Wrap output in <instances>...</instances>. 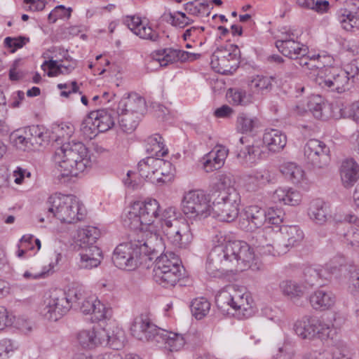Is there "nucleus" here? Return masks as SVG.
<instances>
[{"label":"nucleus","instance_id":"obj_1","mask_svg":"<svg viewBox=\"0 0 359 359\" xmlns=\"http://www.w3.org/2000/svg\"><path fill=\"white\" fill-rule=\"evenodd\" d=\"M253 249L245 242L229 241L215 246L209 253L206 270L213 277L227 272L243 271L252 267Z\"/></svg>","mask_w":359,"mask_h":359},{"label":"nucleus","instance_id":"obj_2","mask_svg":"<svg viewBox=\"0 0 359 359\" xmlns=\"http://www.w3.org/2000/svg\"><path fill=\"white\" fill-rule=\"evenodd\" d=\"M157 236L144 239V233H133L129 235V241L120 243L114 250L112 262L114 265L122 269L133 270L142 262L152 261L153 255H157V250L151 246V240Z\"/></svg>","mask_w":359,"mask_h":359},{"label":"nucleus","instance_id":"obj_3","mask_svg":"<svg viewBox=\"0 0 359 359\" xmlns=\"http://www.w3.org/2000/svg\"><path fill=\"white\" fill-rule=\"evenodd\" d=\"M54 161L59 165L62 177H76L93 164L86 145L74 141L64 143L57 148Z\"/></svg>","mask_w":359,"mask_h":359},{"label":"nucleus","instance_id":"obj_4","mask_svg":"<svg viewBox=\"0 0 359 359\" xmlns=\"http://www.w3.org/2000/svg\"><path fill=\"white\" fill-rule=\"evenodd\" d=\"M48 218L55 217L62 223L72 224L83 219L85 209L78 198L74 195L55 194L48 201Z\"/></svg>","mask_w":359,"mask_h":359},{"label":"nucleus","instance_id":"obj_5","mask_svg":"<svg viewBox=\"0 0 359 359\" xmlns=\"http://www.w3.org/2000/svg\"><path fill=\"white\" fill-rule=\"evenodd\" d=\"M303 238L304 233L298 226L283 225L279 227L278 232L276 233V240L273 245L266 243L264 232H258L256 234L257 242L255 245L260 250L265 248H269L268 253L273 256L281 255L298 245Z\"/></svg>","mask_w":359,"mask_h":359},{"label":"nucleus","instance_id":"obj_6","mask_svg":"<svg viewBox=\"0 0 359 359\" xmlns=\"http://www.w3.org/2000/svg\"><path fill=\"white\" fill-rule=\"evenodd\" d=\"M161 227L170 243L177 248H187L193 240L189 225L184 219H178L175 208L169 207L162 212Z\"/></svg>","mask_w":359,"mask_h":359},{"label":"nucleus","instance_id":"obj_7","mask_svg":"<svg viewBox=\"0 0 359 359\" xmlns=\"http://www.w3.org/2000/svg\"><path fill=\"white\" fill-rule=\"evenodd\" d=\"M153 255L154 262V280L163 287L174 286L182 276L179 259L172 252L169 254Z\"/></svg>","mask_w":359,"mask_h":359},{"label":"nucleus","instance_id":"obj_8","mask_svg":"<svg viewBox=\"0 0 359 359\" xmlns=\"http://www.w3.org/2000/svg\"><path fill=\"white\" fill-rule=\"evenodd\" d=\"M296 334L304 339L312 340L318 338L321 340H331L333 343L337 334L334 324L330 327L323 324L317 317L304 316L294 324Z\"/></svg>","mask_w":359,"mask_h":359},{"label":"nucleus","instance_id":"obj_9","mask_svg":"<svg viewBox=\"0 0 359 359\" xmlns=\"http://www.w3.org/2000/svg\"><path fill=\"white\" fill-rule=\"evenodd\" d=\"M210 198L202 190L190 191L182 201V210L192 221H201L211 215Z\"/></svg>","mask_w":359,"mask_h":359},{"label":"nucleus","instance_id":"obj_10","mask_svg":"<svg viewBox=\"0 0 359 359\" xmlns=\"http://www.w3.org/2000/svg\"><path fill=\"white\" fill-rule=\"evenodd\" d=\"M230 191L231 193L219 191L214 196L211 214L222 222H233L238 215L239 195L236 189Z\"/></svg>","mask_w":359,"mask_h":359},{"label":"nucleus","instance_id":"obj_11","mask_svg":"<svg viewBox=\"0 0 359 359\" xmlns=\"http://www.w3.org/2000/svg\"><path fill=\"white\" fill-rule=\"evenodd\" d=\"M330 148L322 141L311 139L304 147V156L308 168L314 172L326 169L330 163Z\"/></svg>","mask_w":359,"mask_h":359},{"label":"nucleus","instance_id":"obj_12","mask_svg":"<svg viewBox=\"0 0 359 359\" xmlns=\"http://www.w3.org/2000/svg\"><path fill=\"white\" fill-rule=\"evenodd\" d=\"M240 63V50L236 45L229 44L217 48L211 55L212 69L222 74H233Z\"/></svg>","mask_w":359,"mask_h":359},{"label":"nucleus","instance_id":"obj_13","mask_svg":"<svg viewBox=\"0 0 359 359\" xmlns=\"http://www.w3.org/2000/svg\"><path fill=\"white\" fill-rule=\"evenodd\" d=\"M248 293L243 292L235 286L229 287L216 297V304L220 309L224 310L225 306H229L235 311H239L245 316H250L252 313V302Z\"/></svg>","mask_w":359,"mask_h":359},{"label":"nucleus","instance_id":"obj_14","mask_svg":"<svg viewBox=\"0 0 359 359\" xmlns=\"http://www.w3.org/2000/svg\"><path fill=\"white\" fill-rule=\"evenodd\" d=\"M71 308L72 304L67 300L65 292L60 289H55L50 292L49 297L44 301L42 313L47 319L57 321L66 314Z\"/></svg>","mask_w":359,"mask_h":359},{"label":"nucleus","instance_id":"obj_15","mask_svg":"<svg viewBox=\"0 0 359 359\" xmlns=\"http://www.w3.org/2000/svg\"><path fill=\"white\" fill-rule=\"evenodd\" d=\"M122 331L117 332L116 335H109L105 330H95L94 328L91 330H83L77 334V341L79 345L84 349H93L104 342L109 344L110 346H116V341H120V336Z\"/></svg>","mask_w":359,"mask_h":359},{"label":"nucleus","instance_id":"obj_16","mask_svg":"<svg viewBox=\"0 0 359 359\" xmlns=\"http://www.w3.org/2000/svg\"><path fill=\"white\" fill-rule=\"evenodd\" d=\"M130 330L133 337L138 340L147 341L155 340L159 342L158 337L161 330L147 319L136 318L130 327Z\"/></svg>","mask_w":359,"mask_h":359},{"label":"nucleus","instance_id":"obj_17","mask_svg":"<svg viewBox=\"0 0 359 359\" xmlns=\"http://www.w3.org/2000/svg\"><path fill=\"white\" fill-rule=\"evenodd\" d=\"M133 210L139 212L146 226L154 225L156 221L161 223L162 213L159 214L160 205L156 199L135 202L133 204Z\"/></svg>","mask_w":359,"mask_h":359},{"label":"nucleus","instance_id":"obj_18","mask_svg":"<svg viewBox=\"0 0 359 359\" xmlns=\"http://www.w3.org/2000/svg\"><path fill=\"white\" fill-rule=\"evenodd\" d=\"M123 23L141 39L156 42L160 38L159 34L151 27L147 26V24H144L138 16H126L123 20Z\"/></svg>","mask_w":359,"mask_h":359},{"label":"nucleus","instance_id":"obj_19","mask_svg":"<svg viewBox=\"0 0 359 359\" xmlns=\"http://www.w3.org/2000/svg\"><path fill=\"white\" fill-rule=\"evenodd\" d=\"M357 220V217L352 213L344 215L343 218L338 221V228L340 229V236L344 238L343 242L352 247L359 245V231L353 228L351 224Z\"/></svg>","mask_w":359,"mask_h":359},{"label":"nucleus","instance_id":"obj_20","mask_svg":"<svg viewBox=\"0 0 359 359\" xmlns=\"http://www.w3.org/2000/svg\"><path fill=\"white\" fill-rule=\"evenodd\" d=\"M241 226L246 231H252L267 223L266 212L257 205L248 207L244 214Z\"/></svg>","mask_w":359,"mask_h":359},{"label":"nucleus","instance_id":"obj_21","mask_svg":"<svg viewBox=\"0 0 359 359\" xmlns=\"http://www.w3.org/2000/svg\"><path fill=\"white\" fill-rule=\"evenodd\" d=\"M338 278L340 280L348 279V288L351 294L356 295L359 294V269L352 264L341 262L338 259Z\"/></svg>","mask_w":359,"mask_h":359},{"label":"nucleus","instance_id":"obj_22","mask_svg":"<svg viewBox=\"0 0 359 359\" xmlns=\"http://www.w3.org/2000/svg\"><path fill=\"white\" fill-rule=\"evenodd\" d=\"M194 337V336L191 334L183 336L180 334L168 332L161 330L158 339H162V340L164 341L165 348L172 352L180 351L186 343L192 344ZM193 344L197 345L198 343L193 342Z\"/></svg>","mask_w":359,"mask_h":359},{"label":"nucleus","instance_id":"obj_23","mask_svg":"<svg viewBox=\"0 0 359 359\" xmlns=\"http://www.w3.org/2000/svg\"><path fill=\"white\" fill-rule=\"evenodd\" d=\"M79 248L81 249L79 265L81 268L91 269L100 265L102 259V253L97 246L90 244L86 246H79Z\"/></svg>","mask_w":359,"mask_h":359},{"label":"nucleus","instance_id":"obj_24","mask_svg":"<svg viewBox=\"0 0 359 359\" xmlns=\"http://www.w3.org/2000/svg\"><path fill=\"white\" fill-rule=\"evenodd\" d=\"M355 78L359 80V60L346 65L338 72V93L349 90L351 87L350 79Z\"/></svg>","mask_w":359,"mask_h":359},{"label":"nucleus","instance_id":"obj_25","mask_svg":"<svg viewBox=\"0 0 359 359\" xmlns=\"http://www.w3.org/2000/svg\"><path fill=\"white\" fill-rule=\"evenodd\" d=\"M340 176L345 188L352 187L359 179V165L353 158H346L341 163Z\"/></svg>","mask_w":359,"mask_h":359},{"label":"nucleus","instance_id":"obj_26","mask_svg":"<svg viewBox=\"0 0 359 359\" xmlns=\"http://www.w3.org/2000/svg\"><path fill=\"white\" fill-rule=\"evenodd\" d=\"M118 111L131 113L142 116L145 109V100L136 93H130L118 102Z\"/></svg>","mask_w":359,"mask_h":359},{"label":"nucleus","instance_id":"obj_27","mask_svg":"<svg viewBox=\"0 0 359 359\" xmlns=\"http://www.w3.org/2000/svg\"><path fill=\"white\" fill-rule=\"evenodd\" d=\"M81 311L85 314H91L93 321H100L107 318L110 310L107 309L100 301L95 299H83L79 306Z\"/></svg>","mask_w":359,"mask_h":359},{"label":"nucleus","instance_id":"obj_28","mask_svg":"<svg viewBox=\"0 0 359 359\" xmlns=\"http://www.w3.org/2000/svg\"><path fill=\"white\" fill-rule=\"evenodd\" d=\"M310 219L317 224H324L331 218L330 205L320 198L313 200L308 210Z\"/></svg>","mask_w":359,"mask_h":359},{"label":"nucleus","instance_id":"obj_29","mask_svg":"<svg viewBox=\"0 0 359 359\" xmlns=\"http://www.w3.org/2000/svg\"><path fill=\"white\" fill-rule=\"evenodd\" d=\"M276 47L290 60L308 54V48L295 40H276Z\"/></svg>","mask_w":359,"mask_h":359},{"label":"nucleus","instance_id":"obj_30","mask_svg":"<svg viewBox=\"0 0 359 359\" xmlns=\"http://www.w3.org/2000/svg\"><path fill=\"white\" fill-rule=\"evenodd\" d=\"M227 154L228 151L224 147H216L203 158L205 170L210 172L222 168Z\"/></svg>","mask_w":359,"mask_h":359},{"label":"nucleus","instance_id":"obj_31","mask_svg":"<svg viewBox=\"0 0 359 359\" xmlns=\"http://www.w3.org/2000/svg\"><path fill=\"white\" fill-rule=\"evenodd\" d=\"M309 302L315 310L325 311L334 305L336 298L332 292L318 290L310 295Z\"/></svg>","mask_w":359,"mask_h":359},{"label":"nucleus","instance_id":"obj_32","mask_svg":"<svg viewBox=\"0 0 359 359\" xmlns=\"http://www.w3.org/2000/svg\"><path fill=\"white\" fill-rule=\"evenodd\" d=\"M93 119L95 121L96 126L101 133L106 132L111 128L117 118L118 110L102 109L90 112Z\"/></svg>","mask_w":359,"mask_h":359},{"label":"nucleus","instance_id":"obj_33","mask_svg":"<svg viewBox=\"0 0 359 359\" xmlns=\"http://www.w3.org/2000/svg\"><path fill=\"white\" fill-rule=\"evenodd\" d=\"M263 143L270 151L279 152L285 147L287 137L278 130H266L263 135Z\"/></svg>","mask_w":359,"mask_h":359},{"label":"nucleus","instance_id":"obj_34","mask_svg":"<svg viewBox=\"0 0 359 359\" xmlns=\"http://www.w3.org/2000/svg\"><path fill=\"white\" fill-rule=\"evenodd\" d=\"M280 171L286 179L296 185L303 187L306 184L305 172L301 166L293 162H286L280 166Z\"/></svg>","mask_w":359,"mask_h":359},{"label":"nucleus","instance_id":"obj_35","mask_svg":"<svg viewBox=\"0 0 359 359\" xmlns=\"http://www.w3.org/2000/svg\"><path fill=\"white\" fill-rule=\"evenodd\" d=\"M307 107L318 119H326L330 115L331 107L319 95H312L309 97Z\"/></svg>","mask_w":359,"mask_h":359},{"label":"nucleus","instance_id":"obj_36","mask_svg":"<svg viewBox=\"0 0 359 359\" xmlns=\"http://www.w3.org/2000/svg\"><path fill=\"white\" fill-rule=\"evenodd\" d=\"M245 138L243 137L239 139V143L241 147H239L237 146V148L239 149V151H238L236 156L241 163L246 166H251L260 156L261 150L259 147L254 145H247L243 147L245 143Z\"/></svg>","mask_w":359,"mask_h":359},{"label":"nucleus","instance_id":"obj_37","mask_svg":"<svg viewBox=\"0 0 359 359\" xmlns=\"http://www.w3.org/2000/svg\"><path fill=\"white\" fill-rule=\"evenodd\" d=\"M28 140L31 141L34 149H37L44 143L49 141L50 135L47 130L42 126H31L24 128Z\"/></svg>","mask_w":359,"mask_h":359},{"label":"nucleus","instance_id":"obj_38","mask_svg":"<svg viewBox=\"0 0 359 359\" xmlns=\"http://www.w3.org/2000/svg\"><path fill=\"white\" fill-rule=\"evenodd\" d=\"M177 61V50L164 48L152 53L149 63H155L161 67L166 66L168 63H172Z\"/></svg>","mask_w":359,"mask_h":359},{"label":"nucleus","instance_id":"obj_39","mask_svg":"<svg viewBox=\"0 0 359 359\" xmlns=\"http://www.w3.org/2000/svg\"><path fill=\"white\" fill-rule=\"evenodd\" d=\"M147 162L149 163L148 165L151 166V168H155V170H152L153 173L162 175L163 177V183L168 182L172 180L173 174L170 172L172 164L170 161L157 157V158L149 159Z\"/></svg>","mask_w":359,"mask_h":359},{"label":"nucleus","instance_id":"obj_40","mask_svg":"<svg viewBox=\"0 0 359 359\" xmlns=\"http://www.w3.org/2000/svg\"><path fill=\"white\" fill-rule=\"evenodd\" d=\"M117 117L121 129L126 133H131L136 129L141 118L140 116L125 111H118Z\"/></svg>","mask_w":359,"mask_h":359},{"label":"nucleus","instance_id":"obj_41","mask_svg":"<svg viewBox=\"0 0 359 359\" xmlns=\"http://www.w3.org/2000/svg\"><path fill=\"white\" fill-rule=\"evenodd\" d=\"M338 21L345 31L355 32L359 29V17L351 11L345 10L340 16H338Z\"/></svg>","mask_w":359,"mask_h":359},{"label":"nucleus","instance_id":"obj_42","mask_svg":"<svg viewBox=\"0 0 359 359\" xmlns=\"http://www.w3.org/2000/svg\"><path fill=\"white\" fill-rule=\"evenodd\" d=\"M55 256V262H51L49 263L48 266H44L41 271L38 273H32L30 271H25L23 274V277L25 279H33V280H38L41 278H45L47 276H48L50 274L53 273L54 272V268L55 266L58 264V262L62 259V255L61 253H56L54 254Z\"/></svg>","mask_w":359,"mask_h":359},{"label":"nucleus","instance_id":"obj_43","mask_svg":"<svg viewBox=\"0 0 359 359\" xmlns=\"http://www.w3.org/2000/svg\"><path fill=\"white\" fill-rule=\"evenodd\" d=\"M95 121L93 119V116L90 113L81 123L80 132L85 139L92 140L99 133L98 128L96 126Z\"/></svg>","mask_w":359,"mask_h":359},{"label":"nucleus","instance_id":"obj_44","mask_svg":"<svg viewBox=\"0 0 359 359\" xmlns=\"http://www.w3.org/2000/svg\"><path fill=\"white\" fill-rule=\"evenodd\" d=\"M280 287L283 293L291 299L300 297L304 294L303 287L294 280H283Z\"/></svg>","mask_w":359,"mask_h":359},{"label":"nucleus","instance_id":"obj_45","mask_svg":"<svg viewBox=\"0 0 359 359\" xmlns=\"http://www.w3.org/2000/svg\"><path fill=\"white\" fill-rule=\"evenodd\" d=\"M79 236L80 238L77 245L79 246H86L96 242L100 236V231L96 227L89 226L81 230Z\"/></svg>","mask_w":359,"mask_h":359},{"label":"nucleus","instance_id":"obj_46","mask_svg":"<svg viewBox=\"0 0 359 359\" xmlns=\"http://www.w3.org/2000/svg\"><path fill=\"white\" fill-rule=\"evenodd\" d=\"M11 140L18 149L22 151L35 150L31 141L28 140L25 129L13 132L11 135Z\"/></svg>","mask_w":359,"mask_h":359},{"label":"nucleus","instance_id":"obj_47","mask_svg":"<svg viewBox=\"0 0 359 359\" xmlns=\"http://www.w3.org/2000/svg\"><path fill=\"white\" fill-rule=\"evenodd\" d=\"M210 303L205 298H197L191 302V311L196 319H201L209 312Z\"/></svg>","mask_w":359,"mask_h":359},{"label":"nucleus","instance_id":"obj_48","mask_svg":"<svg viewBox=\"0 0 359 359\" xmlns=\"http://www.w3.org/2000/svg\"><path fill=\"white\" fill-rule=\"evenodd\" d=\"M147 152H154L157 156H164L168 154V150H164L163 137L159 134H155L148 137Z\"/></svg>","mask_w":359,"mask_h":359},{"label":"nucleus","instance_id":"obj_49","mask_svg":"<svg viewBox=\"0 0 359 359\" xmlns=\"http://www.w3.org/2000/svg\"><path fill=\"white\" fill-rule=\"evenodd\" d=\"M275 81L273 76L257 75L251 80L252 85L262 94L269 92L273 87L272 83Z\"/></svg>","mask_w":359,"mask_h":359},{"label":"nucleus","instance_id":"obj_50","mask_svg":"<svg viewBox=\"0 0 359 359\" xmlns=\"http://www.w3.org/2000/svg\"><path fill=\"white\" fill-rule=\"evenodd\" d=\"M226 97L230 103L236 105H246L250 102L249 96L242 89L230 88L226 93Z\"/></svg>","mask_w":359,"mask_h":359},{"label":"nucleus","instance_id":"obj_51","mask_svg":"<svg viewBox=\"0 0 359 359\" xmlns=\"http://www.w3.org/2000/svg\"><path fill=\"white\" fill-rule=\"evenodd\" d=\"M234 180L231 174H221L217 177V182L215 186L218 191L213 194V196H216L219 191L231 193V189H235L233 187Z\"/></svg>","mask_w":359,"mask_h":359},{"label":"nucleus","instance_id":"obj_52","mask_svg":"<svg viewBox=\"0 0 359 359\" xmlns=\"http://www.w3.org/2000/svg\"><path fill=\"white\" fill-rule=\"evenodd\" d=\"M339 112L341 117L351 118L359 123V100L351 104H341Z\"/></svg>","mask_w":359,"mask_h":359},{"label":"nucleus","instance_id":"obj_53","mask_svg":"<svg viewBox=\"0 0 359 359\" xmlns=\"http://www.w3.org/2000/svg\"><path fill=\"white\" fill-rule=\"evenodd\" d=\"M125 225L128 226L134 231L142 230V226H146L139 212L133 210V205L132 206V210L127 215V219H125Z\"/></svg>","mask_w":359,"mask_h":359},{"label":"nucleus","instance_id":"obj_54","mask_svg":"<svg viewBox=\"0 0 359 359\" xmlns=\"http://www.w3.org/2000/svg\"><path fill=\"white\" fill-rule=\"evenodd\" d=\"M72 8L71 7L66 8L63 5H59L48 14V20L50 23H55L58 19L71 17Z\"/></svg>","mask_w":359,"mask_h":359},{"label":"nucleus","instance_id":"obj_55","mask_svg":"<svg viewBox=\"0 0 359 359\" xmlns=\"http://www.w3.org/2000/svg\"><path fill=\"white\" fill-rule=\"evenodd\" d=\"M257 118H252L245 114H240L237 118L238 128L242 133L251 132L255 127Z\"/></svg>","mask_w":359,"mask_h":359},{"label":"nucleus","instance_id":"obj_56","mask_svg":"<svg viewBox=\"0 0 359 359\" xmlns=\"http://www.w3.org/2000/svg\"><path fill=\"white\" fill-rule=\"evenodd\" d=\"M176 13L179 15L180 18L177 17L175 14L170 13L165 20L168 22H170L172 25L181 28H183L194 22L192 20H190L183 12L177 11Z\"/></svg>","mask_w":359,"mask_h":359},{"label":"nucleus","instance_id":"obj_57","mask_svg":"<svg viewBox=\"0 0 359 359\" xmlns=\"http://www.w3.org/2000/svg\"><path fill=\"white\" fill-rule=\"evenodd\" d=\"M65 296L67 297V300H68L69 303L72 304V307L79 306L81 301H83L85 299L83 291L79 288L69 289L67 292H65Z\"/></svg>","mask_w":359,"mask_h":359},{"label":"nucleus","instance_id":"obj_58","mask_svg":"<svg viewBox=\"0 0 359 359\" xmlns=\"http://www.w3.org/2000/svg\"><path fill=\"white\" fill-rule=\"evenodd\" d=\"M29 41V39L25 36L16 38L8 36L4 39V44L6 47L12 48L11 52H14L17 49L23 47Z\"/></svg>","mask_w":359,"mask_h":359},{"label":"nucleus","instance_id":"obj_59","mask_svg":"<svg viewBox=\"0 0 359 359\" xmlns=\"http://www.w3.org/2000/svg\"><path fill=\"white\" fill-rule=\"evenodd\" d=\"M320 276V271L314 268L309 267L304 270L305 281L311 286L318 284Z\"/></svg>","mask_w":359,"mask_h":359},{"label":"nucleus","instance_id":"obj_60","mask_svg":"<svg viewBox=\"0 0 359 359\" xmlns=\"http://www.w3.org/2000/svg\"><path fill=\"white\" fill-rule=\"evenodd\" d=\"M283 213L279 209L270 208L266 212L267 221L269 224H273L278 226L283 222Z\"/></svg>","mask_w":359,"mask_h":359},{"label":"nucleus","instance_id":"obj_61","mask_svg":"<svg viewBox=\"0 0 359 359\" xmlns=\"http://www.w3.org/2000/svg\"><path fill=\"white\" fill-rule=\"evenodd\" d=\"M151 158H155L152 157V156H149V157L146 158L145 159L140 161L138 163L137 168H138L139 174L141 176V177H142V178H145V179L149 178L152 173V170H155V168H151V165H147V164H149V163L147 162L148 160L151 159Z\"/></svg>","mask_w":359,"mask_h":359},{"label":"nucleus","instance_id":"obj_62","mask_svg":"<svg viewBox=\"0 0 359 359\" xmlns=\"http://www.w3.org/2000/svg\"><path fill=\"white\" fill-rule=\"evenodd\" d=\"M285 199V205L294 206L302 201V196L300 193L292 189H287V197Z\"/></svg>","mask_w":359,"mask_h":359},{"label":"nucleus","instance_id":"obj_63","mask_svg":"<svg viewBox=\"0 0 359 359\" xmlns=\"http://www.w3.org/2000/svg\"><path fill=\"white\" fill-rule=\"evenodd\" d=\"M330 2L327 0H313L311 9L320 14L327 13L330 9Z\"/></svg>","mask_w":359,"mask_h":359},{"label":"nucleus","instance_id":"obj_64","mask_svg":"<svg viewBox=\"0 0 359 359\" xmlns=\"http://www.w3.org/2000/svg\"><path fill=\"white\" fill-rule=\"evenodd\" d=\"M254 177L257 182L262 184L269 183L273 179L271 172L266 169L256 172Z\"/></svg>","mask_w":359,"mask_h":359}]
</instances>
